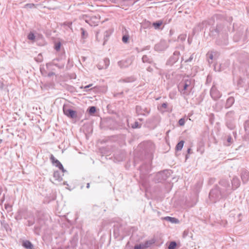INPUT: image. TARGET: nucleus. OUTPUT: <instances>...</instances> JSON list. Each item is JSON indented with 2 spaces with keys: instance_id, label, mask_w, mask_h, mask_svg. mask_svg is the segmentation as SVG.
Returning <instances> with one entry per match:
<instances>
[{
  "instance_id": "1",
  "label": "nucleus",
  "mask_w": 249,
  "mask_h": 249,
  "mask_svg": "<svg viewBox=\"0 0 249 249\" xmlns=\"http://www.w3.org/2000/svg\"><path fill=\"white\" fill-rule=\"evenodd\" d=\"M220 187L212 189L209 193V197L216 201L220 198L227 196L231 193V189L229 182L224 179L220 180Z\"/></svg>"
},
{
  "instance_id": "2",
  "label": "nucleus",
  "mask_w": 249,
  "mask_h": 249,
  "mask_svg": "<svg viewBox=\"0 0 249 249\" xmlns=\"http://www.w3.org/2000/svg\"><path fill=\"white\" fill-rule=\"evenodd\" d=\"M215 32L217 34L216 43L219 45H226L228 42V35L230 32L229 27L227 25L220 23L217 25Z\"/></svg>"
},
{
  "instance_id": "3",
  "label": "nucleus",
  "mask_w": 249,
  "mask_h": 249,
  "mask_svg": "<svg viewBox=\"0 0 249 249\" xmlns=\"http://www.w3.org/2000/svg\"><path fill=\"white\" fill-rule=\"evenodd\" d=\"M195 86V81L192 79H185L181 82L178 86V90L182 94L188 95Z\"/></svg>"
},
{
  "instance_id": "4",
  "label": "nucleus",
  "mask_w": 249,
  "mask_h": 249,
  "mask_svg": "<svg viewBox=\"0 0 249 249\" xmlns=\"http://www.w3.org/2000/svg\"><path fill=\"white\" fill-rule=\"evenodd\" d=\"M100 18L99 15L89 16L87 15H83L80 17V19L84 20L91 26H97L100 22Z\"/></svg>"
},
{
  "instance_id": "5",
  "label": "nucleus",
  "mask_w": 249,
  "mask_h": 249,
  "mask_svg": "<svg viewBox=\"0 0 249 249\" xmlns=\"http://www.w3.org/2000/svg\"><path fill=\"white\" fill-rule=\"evenodd\" d=\"M64 114L68 117L74 119L77 117L76 111L71 109V106L69 104H64L63 107Z\"/></svg>"
},
{
  "instance_id": "6",
  "label": "nucleus",
  "mask_w": 249,
  "mask_h": 249,
  "mask_svg": "<svg viewBox=\"0 0 249 249\" xmlns=\"http://www.w3.org/2000/svg\"><path fill=\"white\" fill-rule=\"evenodd\" d=\"M226 124L228 127L231 129H233L234 124L233 122L234 120V112L230 111L227 113L226 115Z\"/></svg>"
},
{
  "instance_id": "7",
  "label": "nucleus",
  "mask_w": 249,
  "mask_h": 249,
  "mask_svg": "<svg viewBox=\"0 0 249 249\" xmlns=\"http://www.w3.org/2000/svg\"><path fill=\"white\" fill-rule=\"evenodd\" d=\"M210 95L215 101L219 99L221 96V93L217 89L215 85H213L210 90Z\"/></svg>"
},
{
  "instance_id": "8",
  "label": "nucleus",
  "mask_w": 249,
  "mask_h": 249,
  "mask_svg": "<svg viewBox=\"0 0 249 249\" xmlns=\"http://www.w3.org/2000/svg\"><path fill=\"white\" fill-rule=\"evenodd\" d=\"M50 160L53 164L56 167H58L60 170H61L62 171L63 173H65L66 172V170L64 168L61 162L58 160L56 159L52 154H51L50 156Z\"/></svg>"
},
{
  "instance_id": "9",
  "label": "nucleus",
  "mask_w": 249,
  "mask_h": 249,
  "mask_svg": "<svg viewBox=\"0 0 249 249\" xmlns=\"http://www.w3.org/2000/svg\"><path fill=\"white\" fill-rule=\"evenodd\" d=\"M132 63V60L131 58H127L119 61L118 64L121 68H125L130 66Z\"/></svg>"
},
{
  "instance_id": "10",
  "label": "nucleus",
  "mask_w": 249,
  "mask_h": 249,
  "mask_svg": "<svg viewBox=\"0 0 249 249\" xmlns=\"http://www.w3.org/2000/svg\"><path fill=\"white\" fill-rule=\"evenodd\" d=\"M240 176L243 183H246L248 181L249 179V171L245 169H242L241 171Z\"/></svg>"
},
{
  "instance_id": "11",
  "label": "nucleus",
  "mask_w": 249,
  "mask_h": 249,
  "mask_svg": "<svg viewBox=\"0 0 249 249\" xmlns=\"http://www.w3.org/2000/svg\"><path fill=\"white\" fill-rule=\"evenodd\" d=\"M136 112L139 115H145L149 113V111L146 108H143L141 106L136 107Z\"/></svg>"
},
{
  "instance_id": "12",
  "label": "nucleus",
  "mask_w": 249,
  "mask_h": 249,
  "mask_svg": "<svg viewBox=\"0 0 249 249\" xmlns=\"http://www.w3.org/2000/svg\"><path fill=\"white\" fill-rule=\"evenodd\" d=\"M109 65V60L108 58H105L102 62H100L98 64L99 69H107Z\"/></svg>"
},
{
  "instance_id": "13",
  "label": "nucleus",
  "mask_w": 249,
  "mask_h": 249,
  "mask_svg": "<svg viewBox=\"0 0 249 249\" xmlns=\"http://www.w3.org/2000/svg\"><path fill=\"white\" fill-rule=\"evenodd\" d=\"M167 48L165 42H160L155 46V49L159 51H162L164 50Z\"/></svg>"
},
{
  "instance_id": "14",
  "label": "nucleus",
  "mask_w": 249,
  "mask_h": 249,
  "mask_svg": "<svg viewBox=\"0 0 249 249\" xmlns=\"http://www.w3.org/2000/svg\"><path fill=\"white\" fill-rule=\"evenodd\" d=\"M240 185V181L239 178L235 177L232 178V186L234 189H237Z\"/></svg>"
},
{
  "instance_id": "15",
  "label": "nucleus",
  "mask_w": 249,
  "mask_h": 249,
  "mask_svg": "<svg viewBox=\"0 0 249 249\" xmlns=\"http://www.w3.org/2000/svg\"><path fill=\"white\" fill-rule=\"evenodd\" d=\"M234 99L232 97H230L226 101L225 107L226 108L230 107L234 103Z\"/></svg>"
},
{
  "instance_id": "16",
  "label": "nucleus",
  "mask_w": 249,
  "mask_h": 249,
  "mask_svg": "<svg viewBox=\"0 0 249 249\" xmlns=\"http://www.w3.org/2000/svg\"><path fill=\"white\" fill-rule=\"evenodd\" d=\"M22 246L26 249H33L34 246L32 243L28 241L25 240L22 243Z\"/></svg>"
},
{
  "instance_id": "17",
  "label": "nucleus",
  "mask_w": 249,
  "mask_h": 249,
  "mask_svg": "<svg viewBox=\"0 0 249 249\" xmlns=\"http://www.w3.org/2000/svg\"><path fill=\"white\" fill-rule=\"evenodd\" d=\"M156 242V240L154 238H152L149 240L146 241L143 243L144 247L146 248H149L151 246Z\"/></svg>"
},
{
  "instance_id": "18",
  "label": "nucleus",
  "mask_w": 249,
  "mask_h": 249,
  "mask_svg": "<svg viewBox=\"0 0 249 249\" xmlns=\"http://www.w3.org/2000/svg\"><path fill=\"white\" fill-rule=\"evenodd\" d=\"M142 61L143 63H151L152 59L147 55H144L142 57Z\"/></svg>"
},
{
  "instance_id": "19",
  "label": "nucleus",
  "mask_w": 249,
  "mask_h": 249,
  "mask_svg": "<svg viewBox=\"0 0 249 249\" xmlns=\"http://www.w3.org/2000/svg\"><path fill=\"white\" fill-rule=\"evenodd\" d=\"M135 80V79L134 77L131 76V77H127L124 79H121L120 80V81L123 82H126V83H130V82H134Z\"/></svg>"
},
{
  "instance_id": "20",
  "label": "nucleus",
  "mask_w": 249,
  "mask_h": 249,
  "mask_svg": "<svg viewBox=\"0 0 249 249\" xmlns=\"http://www.w3.org/2000/svg\"><path fill=\"white\" fill-rule=\"evenodd\" d=\"M53 177L57 180L61 181L62 180V178L59 172L58 171L54 172Z\"/></svg>"
},
{
  "instance_id": "21",
  "label": "nucleus",
  "mask_w": 249,
  "mask_h": 249,
  "mask_svg": "<svg viewBox=\"0 0 249 249\" xmlns=\"http://www.w3.org/2000/svg\"><path fill=\"white\" fill-rule=\"evenodd\" d=\"M184 142L183 141H180L176 145V149L178 151H180L182 149L183 146Z\"/></svg>"
},
{
  "instance_id": "22",
  "label": "nucleus",
  "mask_w": 249,
  "mask_h": 249,
  "mask_svg": "<svg viewBox=\"0 0 249 249\" xmlns=\"http://www.w3.org/2000/svg\"><path fill=\"white\" fill-rule=\"evenodd\" d=\"M164 219H165L167 221H170L172 223H177L178 221V219L172 217L170 216H166L164 218Z\"/></svg>"
},
{
  "instance_id": "23",
  "label": "nucleus",
  "mask_w": 249,
  "mask_h": 249,
  "mask_svg": "<svg viewBox=\"0 0 249 249\" xmlns=\"http://www.w3.org/2000/svg\"><path fill=\"white\" fill-rule=\"evenodd\" d=\"M217 53V52H208L207 54V55L208 56V58L210 59L211 60H213L214 57V54L215 55Z\"/></svg>"
},
{
  "instance_id": "24",
  "label": "nucleus",
  "mask_w": 249,
  "mask_h": 249,
  "mask_svg": "<svg viewBox=\"0 0 249 249\" xmlns=\"http://www.w3.org/2000/svg\"><path fill=\"white\" fill-rule=\"evenodd\" d=\"M162 23V21L161 20H159L156 22H154L153 23V26L155 27V29H158L161 26Z\"/></svg>"
},
{
  "instance_id": "25",
  "label": "nucleus",
  "mask_w": 249,
  "mask_h": 249,
  "mask_svg": "<svg viewBox=\"0 0 249 249\" xmlns=\"http://www.w3.org/2000/svg\"><path fill=\"white\" fill-rule=\"evenodd\" d=\"M110 33H109L108 31H106L104 33V42L103 45H105V42L107 41V38L110 36Z\"/></svg>"
},
{
  "instance_id": "26",
  "label": "nucleus",
  "mask_w": 249,
  "mask_h": 249,
  "mask_svg": "<svg viewBox=\"0 0 249 249\" xmlns=\"http://www.w3.org/2000/svg\"><path fill=\"white\" fill-rule=\"evenodd\" d=\"M80 30L81 31L82 37L83 38H86L88 36V33H87V32L83 28H81Z\"/></svg>"
},
{
  "instance_id": "27",
  "label": "nucleus",
  "mask_w": 249,
  "mask_h": 249,
  "mask_svg": "<svg viewBox=\"0 0 249 249\" xmlns=\"http://www.w3.org/2000/svg\"><path fill=\"white\" fill-rule=\"evenodd\" d=\"M177 243L175 241H172L170 242L169 246H168V249H175L176 246H177Z\"/></svg>"
},
{
  "instance_id": "28",
  "label": "nucleus",
  "mask_w": 249,
  "mask_h": 249,
  "mask_svg": "<svg viewBox=\"0 0 249 249\" xmlns=\"http://www.w3.org/2000/svg\"><path fill=\"white\" fill-rule=\"evenodd\" d=\"M143 243L134 246V249H145Z\"/></svg>"
},
{
  "instance_id": "29",
  "label": "nucleus",
  "mask_w": 249,
  "mask_h": 249,
  "mask_svg": "<svg viewBox=\"0 0 249 249\" xmlns=\"http://www.w3.org/2000/svg\"><path fill=\"white\" fill-rule=\"evenodd\" d=\"M129 36L128 35H124L123 36L122 41L124 43H127L129 40Z\"/></svg>"
},
{
  "instance_id": "30",
  "label": "nucleus",
  "mask_w": 249,
  "mask_h": 249,
  "mask_svg": "<svg viewBox=\"0 0 249 249\" xmlns=\"http://www.w3.org/2000/svg\"><path fill=\"white\" fill-rule=\"evenodd\" d=\"M28 38L29 40H34L35 39V36L33 33L31 32L28 36Z\"/></svg>"
},
{
  "instance_id": "31",
  "label": "nucleus",
  "mask_w": 249,
  "mask_h": 249,
  "mask_svg": "<svg viewBox=\"0 0 249 249\" xmlns=\"http://www.w3.org/2000/svg\"><path fill=\"white\" fill-rule=\"evenodd\" d=\"M4 208L7 212H11L12 211V206L10 204H5L4 205Z\"/></svg>"
},
{
  "instance_id": "32",
  "label": "nucleus",
  "mask_w": 249,
  "mask_h": 249,
  "mask_svg": "<svg viewBox=\"0 0 249 249\" xmlns=\"http://www.w3.org/2000/svg\"><path fill=\"white\" fill-rule=\"evenodd\" d=\"M179 54H180V53L178 51H175L173 55H174V56H176L175 61H178V58H179Z\"/></svg>"
},
{
  "instance_id": "33",
  "label": "nucleus",
  "mask_w": 249,
  "mask_h": 249,
  "mask_svg": "<svg viewBox=\"0 0 249 249\" xmlns=\"http://www.w3.org/2000/svg\"><path fill=\"white\" fill-rule=\"evenodd\" d=\"M89 113L90 114L95 113L96 111V107L93 106L90 107L89 108Z\"/></svg>"
},
{
  "instance_id": "34",
  "label": "nucleus",
  "mask_w": 249,
  "mask_h": 249,
  "mask_svg": "<svg viewBox=\"0 0 249 249\" xmlns=\"http://www.w3.org/2000/svg\"><path fill=\"white\" fill-rule=\"evenodd\" d=\"M185 123V120L184 118H181L178 121V124L180 126H183Z\"/></svg>"
},
{
  "instance_id": "35",
  "label": "nucleus",
  "mask_w": 249,
  "mask_h": 249,
  "mask_svg": "<svg viewBox=\"0 0 249 249\" xmlns=\"http://www.w3.org/2000/svg\"><path fill=\"white\" fill-rule=\"evenodd\" d=\"M186 37V35H181L178 36V38L180 39L181 41H184L185 40Z\"/></svg>"
},
{
  "instance_id": "36",
  "label": "nucleus",
  "mask_w": 249,
  "mask_h": 249,
  "mask_svg": "<svg viewBox=\"0 0 249 249\" xmlns=\"http://www.w3.org/2000/svg\"><path fill=\"white\" fill-rule=\"evenodd\" d=\"M35 6V4L33 3H28L25 5V7L27 8H32Z\"/></svg>"
},
{
  "instance_id": "37",
  "label": "nucleus",
  "mask_w": 249,
  "mask_h": 249,
  "mask_svg": "<svg viewBox=\"0 0 249 249\" xmlns=\"http://www.w3.org/2000/svg\"><path fill=\"white\" fill-rule=\"evenodd\" d=\"M60 43H57L56 44H55V49L56 50V51H58L59 50L60 48Z\"/></svg>"
},
{
  "instance_id": "38",
  "label": "nucleus",
  "mask_w": 249,
  "mask_h": 249,
  "mask_svg": "<svg viewBox=\"0 0 249 249\" xmlns=\"http://www.w3.org/2000/svg\"><path fill=\"white\" fill-rule=\"evenodd\" d=\"M64 25L68 26L69 28H71V25H72V22H65L64 23Z\"/></svg>"
},
{
  "instance_id": "39",
  "label": "nucleus",
  "mask_w": 249,
  "mask_h": 249,
  "mask_svg": "<svg viewBox=\"0 0 249 249\" xmlns=\"http://www.w3.org/2000/svg\"><path fill=\"white\" fill-rule=\"evenodd\" d=\"M140 126L139 125V123L137 122L135 123L134 125L132 126L133 128H138Z\"/></svg>"
},
{
  "instance_id": "40",
  "label": "nucleus",
  "mask_w": 249,
  "mask_h": 249,
  "mask_svg": "<svg viewBox=\"0 0 249 249\" xmlns=\"http://www.w3.org/2000/svg\"><path fill=\"white\" fill-rule=\"evenodd\" d=\"M161 107L164 108H166L167 107V104L166 103H164L161 105Z\"/></svg>"
},
{
  "instance_id": "41",
  "label": "nucleus",
  "mask_w": 249,
  "mask_h": 249,
  "mask_svg": "<svg viewBox=\"0 0 249 249\" xmlns=\"http://www.w3.org/2000/svg\"><path fill=\"white\" fill-rule=\"evenodd\" d=\"M193 57L192 55H191L188 59H187L185 61V62H190L193 59Z\"/></svg>"
},
{
  "instance_id": "42",
  "label": "nucleus",
  "mask_w": 249,
  "mask_h": 249,
  "mask_svg": "<svg viewBox=\"0 0 249 249\" xmlns=\"http://www.w3.org/2000/svg\"><path fill=\"white\" fill-rule=\"evenodd\" d=\"M92 86V84H89V85H88V86H85V87H84V88H85V89H88V88H89L91 87Z\"/></svg>"
},
{
  "instance_id": "43",
  "label": "nucleus",
  "mask_w": 249,
  "mask_h": 249,
  "mask_svg": "<svg viewBox=\"0 0 249 249\" xmlns=\"http://www.w3.org/2000/svg\"><path fill=\"white\" fill-rule=\"evenodd\" d=\"M175 58H176V56H174V55H173V56H172L170 58V60H172V59H173V63H174V62H176V61H175Z\"/></svg>"
},
{
  "instance_id": "44",
  "label": "nucleus",
  "mask_w": 249,
  "mask_h": 249,
  "mask_svg": "<svg viewBox=\"0 0 249 249\" xmlns=\"http://www.w3.org/2000/svg\"><path fill=\"white\" fill-rule=\"evenodd\" d=\"M54 73L53 72H50L48 73V76L50 77L52 75H53Z\"/></svg>"
},
{
  "instance_id": "45",
  "label": "nucleus",
  "mask_w": 249,
  "mask_h": 249,
  "mask_svg": "<svg viewBox=\"0 0 249 249\" xmlns=\"http://www.w3.org/2000/svg\"><path fill=\"white\" fill-rule=\"evenodd\" d=\"M206 24V22L204 21V22H202L201 23H200L199 24V25H201V26H202L204 24Z\"/></svg>"
},
{
  "instance_id": "46",
  "label": "nucleus",
  "mask_w": 249,
  "mask_h": 249,
  "mask_svg": "<svg viewBox=\"0 0 249 249\" xmlns=\"http://www.w3.org/2000/svg\"><path fill=\"white\" fill-rule=\"evenodd\" d=\"M89 187H90V184H89V183H88L87 184V186H86V187H87V188H89Z\"/></svg>"
},
{
  "instance_id": "47",
  "label": "nucleus",
  "mask_w": 249,
  "mask_h": 249,
  "mask_svg": "<svg viewBox=\"0 0 249 249\" xmlns=\"http://www.w3.org/2000/svg\"><path fill=\"white\" fill-rule=\"evenodd\" d=\"M191 148H188V150H187V153L188 154H189L190 153V151H191Z\"/></svg>"
},
{
  "instance_id": "48",
  "label": "nucleus",
  "mask_w": 249,
  "mask_h": 249,
  "mask_svg": "<svg viewBox=\"0 0 249 249\" xmlns=\"http://www.w3.org/2000/svg\"><path fill=\"white\" fill-rule=\"evenodd\" d=\"M245 131H246V133L247 134L248 129L246 125L245 126Z\"/></svg>"
},
{
  "instance_id": "49",
  "label": "nucleus",
  "mask_w": 249,
  "mask_h": 249,
  "mask_svg": "<svg viewBox=\"0 0 249 249\" xmlns=\"http://www.w3.org/2000/svg\"><path fill=\"white\" fill-rule=\"evenodd\" d=\"M231 138V137H230L228 139V142H230Z\"/></svg>"
},
{
  "instance_id": "50",
  "label": "nucleus",
  "mask_w": 249,
  "mask_h": 249,
  "mask_svg": "<svg viewBox=\"0 0 249 249\" xmlns=\"http://www.w3.org/2000/svg\"><path fill=\"white\" fill-rule=\"evenodd\" d=\"M98 33H99L98 32H96V37L97 38H98Z\"/></svg>"
},
{
  "instance_id": "51",
  "label": "nucleus",
  "mask_w": 249,
  "mask_h": 249,
  "mask_svg": "<svg viewBox=\"0 0 249 249\" xmlns=\"http://www.w3.org/2000/svg\"><path fill=\"white\" fill-rule=\"evenodd\" d=\"M2 142V140L0 139V143H1Z\"/></svg>"
},
{
  "instance_id": "52",
  "label": "nucleus",
  "mask_w": 249,
  "mask_h": 249,
  "mask_svg": "<svg viewBox=\"0 0 249 249\" xmlns=\"http://www.w3.org/2000/svg\"><path fill=\"white\" fill-rule=\"evenodd\" d=\"M188 158V156L187 155L186 156V159H187Z\"/></svg>"
},
{
  "instance_id": "53",
  "label": "nucleus",
  "mask_w": 249,
  "mask_h": 249,
  "mask_svg": "<svg viewBox=\"0 0 249 249\" xmlns=\"http://www.w3.org/2000/svg\"><path fill=\"white\" fill-rule=\"evenodd\" d=\"M212 63V62H210V61H209V63Z\"/></svg>"
}]
</instances>
